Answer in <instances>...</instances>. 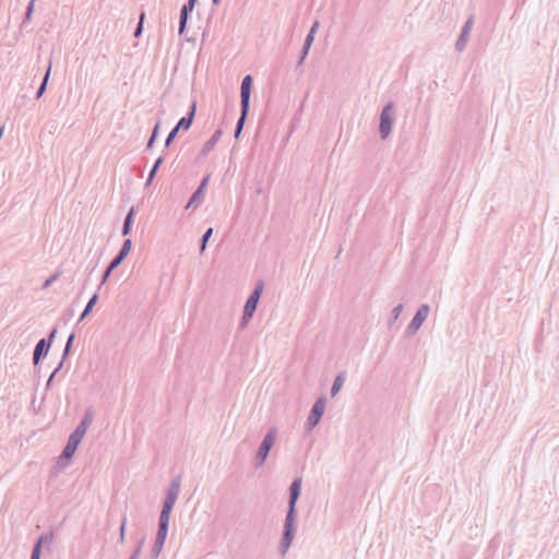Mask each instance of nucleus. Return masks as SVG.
Returning a JSON list of instances; mask_svg holds the SVG:
<instances>
[{"label":"nucleus","instance_id":"1","mask_svg":"<svg viewBox=\"0 0 559 559\" xmlns=\"http://www.w3.org/2000/svg\"><path fill=\"white\" fill-rule=\"evenodd\" d=\"M296 504L288 503V511L284 522V532L281 539V550L285 555L292 546L296 533Z\"/></svg>","mask_w":559,"mask_h":559},{"label":"nucleus","instance_id":"2","mask_svg":"<svg viewBox=\"0 0 559 559\" xmlns=\"http://www.w3.org/2000/svg\"><path fill=\"white\" fill-rule=\"evenodd\" d=\"M277 438V430L276 428H270L265 436L263 437L260 447L257 451L255 457H254V464L257 467L263 466L265 463L271 449L275 444Z\"/></svg>","mask_w":559,"mask_h":559},{"label":"nucleus","instance_id":"3","mask_svg":"<svg viewBox=\"0 0 559 559\" xmlns=\"http://www.w3.org/2000/svg\"><path fill=\"white\" fill-rule=\"evenodd\" d=\"M326 407L325 397H319L311 407L310 414L306 420L305 429L311 431L321 420Z\"/></svg>","mask_w":559,"mask_h":559},{"label":"nucleus","instance_id":"4","mask_svg":"<svg viewBox=\"0 0 559 559\" xmlns=\"http://www.w3.org/2000/svg\"><path fill=\"white\" fill-rule=\"evenodd\" d=\"M263 292V284L259 283L257 287L254 288V292L252 295L248 298L246 306H245V312H243V321L247 322L251 319L253 312L257 309L258 301L260 299V296Z\"/></svg>","mask_w":559,"mask_h":559},{"label":"nucleus","instance_id":"5","mask_svg":"<svg viewBox=\"0 0 559 559\" xmlns=\"http://www.w3.org/2000/svg\"><path fill=\"white\" fill-rule=\"evenodd\" d=\"M83 438H84V436H82L81 433H79L74 430L68 439V442L60 455V459L70 460L74 455V453L78 449V445L81 443Z\"/></svg>","mask_w":559,"mask_h":559},{"label":"nucleus","instance_id":"6","mask_svg":"<svg viewBox=\"0 0 559 559\" xmlns=\"http://www.w3.org/2000/svg\"><path fill=\"white\" fill-rule=\"evenodd\" d=\"M392 105H386L381 114L380 132L382 138L385 139L392 129V117H391Z\"/></svg>","mask_w":559,"mask_h":559},{"label":"nucleus","instance_id":"7","mask_svg":"<svg viewBox=\"0 0 559 559\" xmlns=\"http://www.w3.org/2000/svg\"><path fill=\"white\" fill-rule=\"evenodd\" d=\"M251 86H252V78L250 75H247L243 78L241 83V108L243 109L245 114H248L249 110V99L251 94Z\"/></svg>","mask_w":559,"mask_h":559},{"label":"nucleus","instance_id":"8","mask_svg":"<svg viewBox=\"0 0 559 559\" xmlns=\"http://www.w3.org/2000/svg\"><path fill=\"white\" fill-rule=\"evenodd\" d=\"M429 313V307L427 305H423L415 317L413 318L409 328L414 331L418 330L423 322L427 319Z\"/></svg>","mask_w":559,"mask_h":559},{"label":"nucleus","instance_id":"9","mask_svg":"<svg viewBox=\"0 0 559 559\" xmlns=\"http://www.w3.org/2000/svg\"><path fill=\"white\" fill-rule=\"evenodd\" d=\"M93 420H94V411L92 408H88L85 411L81 423L74 430L76 432L81 433L82 436H85V433H86L88 427L92 425Z\"/></svg>","mask_w":559,"mask_h":559},{"label":"nucleus","instance_id":"10","mask_svg":"<svg viewBox=\"0 0 559 559\" xmlns=\"http://www.w3.org/2000/svg\"><path fill=\"white\" fill-rule=\"evenodd\" d=\"M209 180H210V176H206L203 178L201 185L199 186V188L197 189V191L193 193V195L191 197L188 205H187V209L191 207L192 205L199 203L202 201L203 199V195H204V191L207 187V183H209Z\"/></svg>","mask_w":559,"mask_h":559},{"label":"nucleus","instance_id":"11","mask_svg":"<svg viewBox=\"0 0 559 559\" xmlns=\"http://www.w3.org/2000/svg\"><path fill=\"white\" fill-rule=\"evenodd\" d=\"M300 490H301V478H296L293 480L290 488H289L290 493H289V502L288 503L296 504V502L300 496Z\"/></svg>","mask_w":559,"mask_h":559},{"label":"nucleus","instance_id":"12","mask_svg":"<svg viewBox=\"0 0 559 559\" xmlns=\"http://www.w3.org/2000/svg\"><path fill=\"white\" fill-rule=\"evenodd\" d=\"M169 519L170 518L159 516L158 531L156 534L157 539L166 540L167 533H168Z\"/></svg>","mask_w":559,"mask_h":559},{"label":"nucleus","instance_id":"13","mask_svg":"<svg viewBox=\"0 0 559 559\" xmlns=\"http://www.w3.org/2000/svg\"><path fill=\"white\" fill-rule=\"evenodd\" d=\"M176 501L177 498L166 495L159 516L170 518V512Z\"/></svg>","mask_w":559,"mask_h":559},{"label":"nucleus","instance_id":"14","mask_svg":"<svg viewBox=\"0 0 559 559\" xmlns=\"http://www.w3.org/2000/svg\"><path fill=\"white\" fill-rule=\"evenodd\" d=\"M195 1L197 0H189L188 3L182 7L181 16H180V29H179L180 33L183 32V28L187 23L188 12L193 10Z\"/></svg>","mask_w":559,"mask_h":559},{"label":"nucleus","instance_id":"15","mask_svg":"<svg viewBox=\"0 0 559 559\" xmlns=\"http://www.w3.org/2000/svg\"><path fill=\"white\" fill-rule=\"evenodd\" d=\"M45 540H48V536H46V535H41L37 539V542L35 543V545L33 547L31 559H40L43 543Z\"/></svg>","mask_w":559,"mask_h":559},{"label":"nucleus","instance_id":"16","mask_svg":"<svg viewBox=\"0 0 559 559\" xmlns=\"http://www.w3.org/2000/svg\"><path fill=\"white\" fill-rule=\"evenodd\" d=\"M344 381H345V373L344 372L338 373L336 376V378L334 379V382L331 388L332 396H335L340 392V390L342 389V386L344 384Z\"/></svg>","mask_w":559,"mask_h":559},{"label":"nucleus","instance_id":"17","mask_svg":"<svg viewBox=\"0 0 559 559\" xmlns=\"http://www.w3.org/2000/svg\"><path fill=\"white\" fill-rule=\"evenodd\" d=\"M180 491V478L176 477L171 480L166 495L178 498Z\"/></svg>","mask_w":559,"mask_h":559},{"label":"nucleus","instance_id":"18","mask_svg":"<svg viewBox=\"0 0 559 559\" xmlns=\"http://www.w3.org/2000/svg\"><path fill=\"white\" fill-rule=\"evenodd\" d=\"M194 112H195V105L193 104L189 117L188 118H181L176 128H178V130L181 129V128L185 129V130H188L190 128L191 123H192Z\"/></svg>","mask_w":559,"mask_h":559},{"label":"nucleus","instance_id":"19","mask_svg":"<svg viewBox=\"0 0 559 559\" xmlns=\"http://www.w3.org/2000/svg\"><path fill=\"white\" fill-rule=\"evenodd\" d=\"M56 331H52L51 334H50V338H49V342H47L46 340H40L38 342V344L36 345L35 349H48L50 346H51V342L52 340L55 338L56 336Z\"/></svg>","mask_w":559,"mask_h":559},{"label":"nucleus","instance_id":"20","mask_svg":"<svg viewBox=\"0 0 559 559\" xmlns=\"http://www.w3.org/2000/svg\"><path fill=\"white\" fill-rule=\"evenodd\" d=\"M123 259H124V258H123L122 255H120V254H119L118 257H116V258L111 261V263H110V265H109L108 270H107V271H106V273H105L104 280H106V278L109 276L110 272H111L112 270H115V269H116V267H117V266H118V265L123 261Z\"/></svg>","mask_w":559,"mask_h":559},{"label":"nucleus","instance_id":"21","mask_svg":"<svg viewBox=\"0 0 559 559\" xmlns=\"http://www.w3.org/2000/svg\"><path fill=\"white\" fill-rule=\"evenodd\" d=\"M165 540L155 538L154 546L152 548V556L157 558L164 547Z\"/></svg>","mask_w":559,"mask_h":559},{"label":"nucleus","instance_id":"22","mask_svg":"<svg viewBox=\"0 0 559 559\" xmlns=\"http://www.w3.org/2000/svg\"><path fill=\"white\" fill-rule=\"evenodd\" d=\"M70 352L68 350H64L63 354H62V359L61 361L59 362V365L55 368V370L52 371V373L50 374L49 379H48V384L51 382L52 378L55 377V374L62 368V365H63V361L64 359L67 358L68 354Z\"/></svg>","mask_w":559,"mask_h":559},{"label":"nucleus","instance_id":"23","mask_svg":"<svg viewBox=\"0 0 559 559\" xmlns=\"http://www.w3.org/2000/svg\"><path fill=\"white\" fill-rule=\"evenodd\" d=\"M133 210H131L124 221L123 224V235H127L130 231L131 221H132Z\"/></svg>","mask_w":559,"mask_h":559},{"label":"nucleus","instance_id":"24","mask_svg":"<svg viewBox=\"0 0 559 559\" xmlns=\"http://www.w3.org/2000/svg\"><path fill=\"white\" fill-rule=\"evenodd\" d=\"M49 352H34V365H38L41 359L48 356Z\"/></svg>","mask_w":559,"mask_h":559},{"label":"nucleus","instance_id":"25","mask_svg":"<svg viewBox=\"0 0 559 559\" xmlns=\"http://www.w3.org/2000/svg\"><path fill=\"white\" fill-rule=\"evenodd\" d=\"M131 250V240L130 239H127L122 246V249L120 251V255H122L123 258H126L128 255V253L130 252Z\"/></svg>","mask_w":559,"mask_h":559},{"label":"nucleus","instance_id":"26","mask_svg":"<svg viewBox=\"0 0 559 559\" xmlns=\"http://www.w3.org/2000/svg\"><path fill=\"white\" fill-rule=\"evenodd\" d=\"M212 234H213V228H209V229L206 230V233L204 234L203 239H202L201 251H204V250H205L206 242H207V240L210 239V237L212 236Z\"/></svg>","mask_w":559,"mask_h":559},{"label":"nucleus","instance_id":"27","mask_svg":"<svg viewBox=\"0 0 559 559\" xmlns=\"http://www.w3.org/2000/svg\"><path fill=\"white\" fill-rule=\"evenodd\" d=\"M241 111H242V112H241V117H240V119H239V121H238V124H237L236 136H238V135H239V133L241 132V129H242V127H243V122H245V119H246V116H247V114H245V111H243V109H242V108H241Z\"/></svg>","mask_w":559,"mask_h":559},{"label":"nucleus","instance_id":"28","mask_svg":"<svg viewBox=\"0 0 559 559\" xmlns=\"http://www.w3.org/2000/svg\"><path fill=\"white\" fill-rule=\"evenodd\" d=\"M96 300H97V295H94L91 298V300L88 301V304H87V306H86V308H85V310L83 312V316H86L92 310V308L95 305Z\"/></svg>","mask_w":559,"mask_h":559},{"label":"nucleus","instance_id":"29","mask_svg":"<svg viewBox=\"0 0 559 559\" xmlns=\"http://www.w3.org/2000/svg\"><path fill=\"white\" fill-rule=\"evenodd\" d=\"M126 524H127V520L126 518L122 520L121 522V525H120V537H119V542L120 544H123L124 543V531H126Z\"/></svg>","mask_w":559,"mask_h":559},{"label":"nucleus","instance_id":"30","mask_svg":"<svg viewBox=\"0 0 559 559\" xmlns=\"http://www.w3.org/2000/svg\"><path fill=\"white\" fill-rule=\"evenodd\" d=\"M159 123H157L154 128V131H153V134H152V138L151 140L148 141V147H152L157 134H159Z\"/></svg>","mask_w":559,"mask_h":559},{"label":"nucleus","instance_id":"31","mask_svg":"<svg viewBox=\"0 0 559 559\" xmlns=\"http://www.w3.org/2000/svg\"><path fill=\"white\" fill-rule=\"evenodd\" d=\"M143 543H144V540H141V542H140L139 546L135 548V550L133 551V554L131 555V557H130V558H134V559H138V558H139L140 554H141V551H142Z\"/></svg>","mask_w":559,"mask_h":559},{"label":"nucleus","instance_id":"32","mask_svg":"<svg viewBox=\"0 0 559 559\" xmlns=\"http://www.w3.org/2000/svg\"><path fill=\"white\" fill-rule=\"evenodd\" d=\"M313 38H314V34L309 33L308 36H307V39H306V45H305L306 51H305V53H307L309 47L312 44Z\"/></svg>","mask_w":559,"mask_h":559},{"label":"nucleus","instance_id":"33","mask_svg":"<svg viewBox=\"0 0 559 559\" xmlns=\"http://www.w3.org/2000/svg\"><path fill=\"white\" fill-rule=\"evenodd\" d=\"M49 73H50V69H48L46 75H45V79H44V82L38 91V96H40L45 90V86H46V83H47V80H48V76H49Z\"/></svg>","mask_w":559,"mask_h":559},{"label":"nucleus","instance_id":"34","mask_svg":"<svg viewBox=\"0 0 559 559\" xmlns=\"http://www.w3.org/2000/svg\"><path fill=\"white\" fill-rule=\"evenodd\" d=\"M178 128H175L168 135L167 140H166V145H169L170 142L175 139L177 132H178Z\"/></svg>","mask_w":559,"mask_h":559},{"label":"nucleus","instance_id":"35","mask_svg":"<svg viewBox=\"0 0 559 559\" xmlns=\"http://www.w3.org/2000/svg\"><path fill=\"white\" fill-rule=\"evenodd\" d=\"M144 17H145V14H144V13H142V14H141V16H140L139 27H138V29H136V32H135V36H136V37H138V36L141 34V32H142V24H143Z\"/></svg>","mask_w":559,"mask_h":559},{"label":"nucleus","instance_id":"36","mask_svg":"<svg viewBox=\"0 0 559 559\" xmlns=\"http://www.w3.org/2000/svg\"><path fill=\"white\" fill-rule=\"evenodd\" d=\"M471 27H472V21L469 20L465 27H464V31H463V36L467 35V33L471 31Z\"/></svg>","mask_w":559,"mask_h":559},{"label":"nucleus","instance_id":"37","mask_svg":"<svg viewBox=\"0 0 559 559\" xmlns=\"http://www.w3.org/2000/svg\"><path fill=\"white\" fill-rule=\"evenodd\" d=\"M33 9H34V0H32V1L29 2V5H28V8H27V17H29V15H31V13H32Z\"/></svg>","mask_w":559,"mask_h":559},{"label":"nucleus","instance_id":"38","mask_svg":"<svg viewBox=\"0 0 559 559\" xmlns=\"http://www.w3.org/2000/svg\"><path fill=\"white\" fill-rule=\"evenodd\" d=\"M318 26H319V22H314V24L312 25V27L310 29V33L316 34Z\"/></svg>","mask_w":559,"mask_h":559},{"label":"nucleus","instance_id":"39","mask_svg":"<svg viewBox=\"0 0 559 559\" xmlns=\"http://www.w3.org/2000/svg\"><path fill=\"white\" fill-rule=\"evenodd\" d=\"M72 340H73V335H70L69 338H68V342H67V345H66L64 349H69L70 348Z\"/></svg>","mask_w":559,"mask_h":559},{"label":"nucleus","instance_id":"40","mask_svg":"<svg viewBox=\"0 0 559 559\" xmlns=\"http://www.w3.org/2000/svg\"><path fill=\"white\" fill-rule=\"evenodd\" d=\"M160 163H162V158H158V159L156 160V163H155L154 167H153V168H154V170H156V169L158 168V166L160 165Z\"/></svg>","mask_w":559,"mask_h":559},{"label":"nucleus","instance_id":"41","mask_svg":"<svg viewBox=\"0 0 559 559\" xmlns=\"http://www.w3.org/2000/svg\"><path fill=\"white\" fill-rule=\"evenodd\" d=\"M401 310H402V306H401V305H400V306H397V307L395 308L396 316H399V313L401 312Z\"/></svg>","mask_w":559,"mask_h":559},{"label":"nucleus","instance_id":"42","mask_svg":"<svg viewBox=\"0 0 559 559\" xmlns=\"http://www.w3.org/2000/svg\"><path fill=\"white\" fill-rule=\"evenodd\" d=\"M155 173H156V170H154V168H153L151 174H150V180L155 176Z\"/></svg>","mask_w":559,"mask_h":559},{"label":"nucleus","instance_id":"43","mask_svg":"<svg viewBox=\"0 0 559 559\" xmlns=\"http://www.w3.org/2000/svg\"><path fill=\"white\" fill-rule=\"evenodd\" d=\"M213 2H214V3H218V2H219V0H213Z\"/></svg>","mask_w":559,"mask_h":559},{"label":"nucleus","instance_id":"44","mask_svg":"<svg viewBox=\"0 0 559 559\" xmlns=\"http://www.w3.org/2000/svg\"><path fill=\"white\" fill-rule=\"evenodd\" d=\"M2 136V129H0V138Z\"/></svg>","mask_w":559,"mask_h":559},{"label":"nucleus","instance_id":"45","mask_svg":"<svg viewBox=\"0 0 559 559\" xmlns=\"http://www.w3.org/2000/svg\"><path fill=\"white\" fill-rule=\"evenodd\" d=\"M129 559H134V558H129Z\"/></svg>","mask_w":559,"mask_h":559},{"label":"nucleus","instance_id":"46","mask_svg":"<svg viewBox=\"0 0 559 559\" xmlns=\"http://www.w3.org/2000/svg\"><path fill=\"white\" fill-rule=\"evenodd\" d=\"M129 559H134V558H129Z\"/></svg>","mask_w":559,"mask_h":559}]
</instances>
